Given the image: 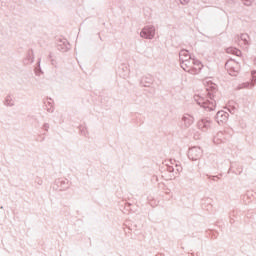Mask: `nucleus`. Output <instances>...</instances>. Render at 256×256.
<instances>
[{
	"label": "nucleus",
	"mask_w": 256,
	"mask_h": 256,
	"mask_svg": "<svg viewBox=\"0 0 256 256\" xmlns=\"http://www.w3.org/2000/svg\"><path fill=\"white\" fill-rule=\"evenodd\" d=\"M186 53H187V51H181L180 57H183V55H185Z\"/></svg>",
	"instance_id": "7ed1b4c3"
},
{
	"label": "nucleus",
	"mask_w": 256,
	"mask_h": 256,
	"mask_svg": "<svg viewBox=\"0 0 256 256\" xmlns=\"http://www.w3.org/2000/svg\"><path fill=\"white\" fill-rule=\"evenodd\" d=\"M140 36L143 37V39H153V37H155V28L153 27L144 28L141 31Z\"/></svg>",
	"instance_id": "f03ea898"
},
{
	"label": "nucleus",
	"mask_w": 256,
	"mask_h": 256,
	"mask_svg": "<svg viewBox=\"0 0 256 256\" xmlns=\"http://www.w3.org/2000/svg\"><path fill=\"white\" fill-rule=\"evenodd\" d=\"M235 72H236V73H239V66L236 67Z\"/></svg>",
	"instance_id": "39448f33"
},
{
	"label": "nucleus",
	"mask_w": 256,
	"mask_h": 256,
	"mask_svg": "<svg viewBox=\"0 0 256 256\" xmlns=\"http://www.w3.org/2000/svg\"><path fill=\"white\" fill-rule=\"evenodd\" d=\"M236 55H238V56L241 55V51H239V50L236 51Z\"/></svg>",
	"instance_id": "20e7f679"
},
{
	"label": "nucleus",
	"mask_w": 256,
	"mask_h": 256,
	"mask_svg": "<svg viewBox=\"0 0 256 256\" xmlns=\"http://www.w3.org/2000/svg\"><path fill=\"white\" fill-rule=\"evenodd\" d=\"M234 65H236V67H239L237 64L234 63Z\"/></svg>",
	"instance_id": "423d86ee"
},
{
	"label": "nucleus",
	"mask_w": 256,
	"mask_h": 256,
	"mask_svg": "<svg viewBox=\"0 0 256 256\" xmlns=\"http://www.w3.org/2000/svg\"><path fill=\"white\" fill-rule=\"evenodd\" d=\"M182 67L185 71H192L193 73H197V71H201V65L199 62H196L189 57V60L182 59Z\"/></svg>",
	"instance_id": "f257e3e1"
}]
</instances>
